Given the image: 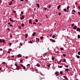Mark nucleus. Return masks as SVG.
<instances>
[{
	"mask_svg": "<svg viewBox=\"0 0 80 80\" xmlns=\"http://www.w3.org/2000/svg\"><path fill=\"white\" fill-rule=\"evenodd\" d=\"M0 43L2 42V39H0Z\"/></svg>",
	"mask_w": 80,
	"mask_h": 80,
	"instance_id": "7c9ffc66",
	"label": "nucleus"
},
{
	"mask_svg": "<svg viewBox=\"0 0 80 80\" xmlns=\"http://www.w3.org/2000/svg\"><path fill=\"white\" fill-rule=\"evenodd\" d=\"M47 53L46 52L44 54H43V56L44 57H45V56H47Z\"/></svg>",
	"mask_w": 80,
	"mask_h": 80,
	"instance_id": "4468645a",
	"label": "nucleus"
},
{
	"mask_svg": "<svg viewBox=\"0 0 80 80\" xmlns=\"http://www.w3.org/2000/svg\"><path fill=\"white\" fill-rule=\"evenodd\" d=\"M63 77L65 78V79H66V80H68V78H67V77L66 76H63Z\"/></svg>",
	"mask_w": 80,
	"mask_h": 80,
	"instance_id": "2eb2a0df",
	"label": "nucleus"
},
{
	"mask_svg": "<svg viewBox=\"0 0 80 80\" xmlns=\"http://www.w3.org/2000/svg\"><path fill=\"white\" fill-rule=\"evenodd\" d=\"M15 65L16 66V67H19V66H18V64H15Z\"/></svg>",
	"mask_w": 80,
	"mask_h": 80,
	"instance_id": "412c9836",
	"label": "nucleus"
},
{
	"mask_svg": "<svg viewBox=\"0 0 80 80\" xmlns=\"http://www.w3.org/2000/svg\"><path fill=\"white\" fill-rule=\"evenodd\" d=\"M32 22V20L31 19H29V23L32 24V22Z\"/></svg>",
	"mask_w": 80,
	"mask_h": 80,
	"instance_id": "aec40b11",
	"label": "nucleus"
},
{
	"mask_svg": "<svg viewBox=\"0 0 80 80\" xmlns=\"http://www.w3.org/2000/svg\"><path fill=\"white\" fill-rule=\"evenodd\" d=\"M10 38H12V34H11L10 35Z\"/></svg>",
	"mask_w": 80,
	"mask_h": 80,
	"instance_id": "c9c22d12",
	"label": "nucleus"
},
{
	"mask_svg": "<svg viewBox=\"0 0 80 80\" xmlns=\"http://www.w3.org/2000/svg\"><path fill=\"white\" fill-rule=\"evenodd\" d=\"M76 30L78 32H80V28H77Z\"/></svg>",
	"mask_w": 80,
	"mask_h": 80,
	"instance_id": "6e6552de",
	"label": "nucleus"
},
{
	"mask_svg": "<svg viewBox=\"0 0 80 80\" xmlns=\"http://www.w3.org/2000/svg\"><path fill=\"white\" fill-rule=\"evenodd\" d=\"M60 75H62V74H63V72H62V71H61L60 72Z\"/></svg>",
	"mask_w": 80,
	"mask_h": 80,
	"instance_id": "a878e982",
	"label": "nucleus"
},
{
	"mask_svg": "<svg viewBox=\"0 0 80 80\" xmlns=\"http://www.w3.org/2000/svg\"><path fill=\"white\" fill-rule=\"evenodd\" d=\"M52 38H55V35H53V36H52Z\"/></svg>",
	"mask_w": 80,
	"mask_h": 80,
	"instance_id": "37998d69",
	"label": "nucleus"
},
{
	"mask_svg": "<svg viewBox=\"0 0 80 80\" xmlns=\"http://www.w3.org/2000/svg\"><path fill=\"white\" fill-rule=\"evenodd\" d=\"M63 62H66V59H64L63 60Z\"/></svg>",
	"mask_w": 80,
	"mask_h": 80,
	"instance_id": "ea45409f",
	"label": "nucleus"
},
{
	"mask_svg": "<svg viewBox=\"0 0 80 80\" xmlns=\"http://www.w3.org/2000/svg\"><path fill=\"white\" fill-rule=\"evenodd\" d=\"M74 28V30H76V29H77V26H74L73 27Z\"/></svg>",
	"mask_w": 80,
	"mask_h": 80,
	"instance_id": "6ab92c4d",
	"label": "nucleus"
},
{
	"mask_svg": "<svg viewBox=\"0 0 80 80\" xmlns=\"http://www.w3.org/2000/svg\"><path fill=\"white\" fill-rule=\"evenodd\" d=\"M69 8H70V7L69 6L67 8V10H69Z\"/></svg>",
	"mask_w": 80,
	"mask_h": 80,
	"instance_id": "bb28decb",
	"label": "nucleus"
},
{
	"mask_svg": "<svg viewBox=\"0 0 80 80\" xmlns=\"http://www.w3.org/2000/svg\"><path fill=\"white\" fill-rule=\"evenodd\" d=\"M19 69H21V67H17L16 68V70H19Z\"/></svg>",
	"mask_w": 80,
	"mask_h": 80,
	"instance_id": "0eeeda50",
	"label": "nucleus"
},
{
	"mask_svg": "<svg viewBox=\"0 0 80 80\" xmlns=\"http://www.w3.org/2000/svg\"><path fill=\"white\" fill-rule=\"evenodd\" d=\"M59 53V52L58 51H57L56 52V53Z\"/></svg>",
	"mask_w": 80,
	"mask_h": 80,
	"instance_id": "bf43d9fd",
	"label": "nucleus"
},
{
	"mask_svg": "<svg viewBox=\"0 0 80 80\" xmlns=\"http://www.w3.org/2000/svg\"><path fill=\"white\" fill-rule=\"evenodd\" d=\"M60 7H61L60 5H59L58 6V10H59L60 9Z\"/></svg>",
	"mask_w": 80,
	"mask_h": 80,
	"instance_id": "dca6fc26",
	"label": "nucleus"
},
{
	"mask_svg": "<svg viewBox=\"0 0 80 80\" xmlns=\"http://www.w3.org/2000/svg\"><path fill=\"white\" fill-rule=\"evenodd\" d=\"M72 12H74V13H75L76 12V11L74 10H73L72 11Z\"/></svg>",
	"mask_w": 80,
	"mask_h": 80,
	"instance_id": "cd10ccee",
	"label": "nucleus"
},
{
	"mask_svg": "<svg viewBox=\"0 0 80 80\" xmlns=\"http://www.w3.org/2000/svg\"><path fill=\"white\" fill-rule=\"evenodd\" d=\"M17 56L19 58H21L22 57V55H21V54H19Z\"/></svg>",
	"mask_w": 80,
	"mask_h": 80,
	"instance_id": "423d86ee",
	"label": "nucleus"
},
{
	"mask_svg": "<svg viewBox=\"0 0 80 80\" xmlns=\"http://www.w3.org/2000/svg\"><path fill=\"white\" fill-rule=\"evenodd\" d=\"M64 11L65 12H67V9L66 8H64Z\"/></svg>",
	"mask_w": 80,
	"mask_h": 80,
	"instance_id": "393cba45",
	"label": "nucleus"
},
{
	"mask_svg": "<svg viewBox=\"0 0 80 80\" xmlns=\"http://www.w3.org/2000/svg\"><path fill=\"white\" fill-rule=\"evenodd\" d=\"M52 42H55V40L53 39L52 41Z\"/></svg>",
	"mask_w": 80,
	"mask_h": 80,
	"instance_id": "8fccbe9b",
	"label": "nucleus"
},
{
	"mask_svg": "<svg viewBox=\"0 0 80 80\" xmlns=\"http://www.w3.org/2000/svg\"><path fill=\"white\" fill-rule=\"evenodd\" d=\"M63 67V66H58V68H62Z\"/></svg>",
	"mask_w": 80,
	"mask_h": 80,
	"instance_id": "2f4dec72",
	"label": "nucleus"
},
{
	"mask_svg": "<svg viewBox=\"0 0 80 80\" xmlns=\"http://www.w3.org/2000/svg\"><path fill=\"white\" fill-rule=\"evenodd\" d=\"M34 11L35 12V11L36 10V8H34Z\"/></svg>",
	"mask_w": 80,
	"mask_h": 80,
	"instance_id": "6e6d98bb",
	"label": "nucleus"
},
{
	"mask_svg": "<svg viewBox=\"0 0 80 80\" xmlns=\"http://www.w3.org/2000/svg\"><path fill=\"white\" fill-rule=\"evenodd\" d=\"M71 26L72 27H73V26H74V23H73L72 24H71Z\"/></svg>",
	"mask_w": 80,
	"mask_h": 80,
	"instance_id": "4c0bfd02",
	"label": "nucleus"
},
{
	"mask_svg": "<svg viewBox=\"0 0 80 80\" xmlns=\"http://www.w3.org/2000/svg\"><path fill=\"white\" fill-rule=\"evenodd\" d=\"M24 18H25V16H22L21 17V18H20V19L21 20H23V19Z\"/></svg>",
	"mask_w": 80,
	"mask_h": 80,
	"instance_id": "1a4fd4ad",
	"label": "nucleus"
},
{
	"mask_svg": "<svg viewBox=\"0 0 80 80\" xmlns=\"http://www.w3.org/2000/svg\"><path fill=\"white\" fill-rule=\"evenodd\" d=\"M33 25H35V24H36V22H33Z\"/></svg>",
	"mask_w": 80,
	"mask_h": 80,
	"instance_id": "69168bd1",
	"label": "nucleus"
},
{
	"mask_svg": "<svg viewBox=\"0 0 80 80\" xmlns=\"http://www.w3.org/2000/svg\"><path fill=\"white\" fill-rule=\"evenodd\" d=\"M9 45H12V43H9Z\"/></svg>",
	"mask_w": 80,
	"mask_h": 80,
	"instance_id": "052dcab7",
	"label": "nucleus"
},
{
	"mask_svg": "<svg viewBox=\"0 0 80 80\" xmlns=\"http://www.w3.org/2000/svg\"><path fill=\"white\" fill-rule=\"evenodd\" d=\"M37 5L38 7V8H39L40 7V5H39L38 3L37 4Z\"/></svg>",
	"mask_w": 80,
	"mask_h": 80,
	"instance_id": "5701e85b",
	"label": "nucleus"
},
{
	"mask_svg": "<svg viewBox=\"0 0 80 80\" xmlns=\"http://www.w3.org/2000/svg\"><path fill=\"white\" fill-rule=\"evenodd\" d=\"M36 34V32H34L32 34V37H34V36H35V35Z\"/></svg>",
	"mask_w": 80,
	"mask_h": 80,
	"instance_id": "9d476101",
	"label": "nucleus"
},
{
	"mask_svg": "<svg viewBox=\"0 0 80 80\" xmlns=\"http://www.w3.org/2000/svg\"><path fill=\"white\" fill-rule=\"evenodd\" d=\"M36 66H37V67H40V64H39V63H38L36 65Z\"/></svg>",
	"mask_w": 80,
	"mask_h": 80,
	"instance_id": "f8f14e48",
	"label": "nucleus"
},
{
	"mask_svg": "<svg viewBox=\"0 0 80 80\" xmlns=\"http://www.w3.org/2000/svg\"><path fill=\"white\" fill-rule=\"evenodd\" d=\"M53 40V39H50V40H51V41H52Z\"/></svg>",
	"mask_w": 80,
	"mask_h": 80,
	"instance_id": "774afa93",
	"label": "nucleus"
},
{
	"mask_svg": "<svg viewBox=\"0 0 80 80\" xmlns=\"http://www.w3.org/2000/svg\"><path fill=\"white\" fill-rule=\"evenodd\" d=\"M36 42L37 43L38 42H40V40L39 39V38H36Z\"/></svg>",
	"mask_w": 80,
	"mask_h": 80,
	"instance_id": "7ed1b4c3",
	"label": "nucleus"
},
{
	"mask_svg": "<svg viewBox=\"0 0 80 80\" xmlns=\"http://www.w3.org/2000/svg\"><path fill=\"white\" fill-rule=\"evenodd\" d=\"M65 71H66V72H68V71H70V70L68 69V68H66L65 69Z\"/></svg>",
	"mask_w": 80,
	"mask_h": 80,
	"instance_id": "39448f33",
	"label": "nucleus"
},
{
	"mask_svg": "<svg viewBox=\"0 0 80 80\" xmlns=\"http://www.w3.org/2000/svg\"><path fill=\"white\" fill-rule=\"evenodd\" d=\"M21 26L22 27H23V26H24V24L22 23L21 24Z\"/></svg>",
	"mask_w": 80,
	"mask_h": 80,
	"instance_id": "c756f323",
	"label": "nucleus"
},
{
	"mask_svg": "<svg viewBox=\"0 0 80 80\" xmlns=\"http://www.w3.org/2000/svg\"><path fill=\"white\" fill-rule=\"evenodd\" d=\"M63 57H65L66 56H67L66 54H63Z\"/></svg>",
	"mask_w": 80,
	"mask_h": 80,
	"instance_id": "58836bf2",
	"label": "nucleus"
},
{
	"mask_svg": "<svg viewBox=\"0 0 80 80\" xmlns=\"http://www.w3.org/2000/svg\"><path fill=\"white\" fill-rule=\"evenodd\" d=\"M66 68H68V65H66Z\"/></svg>",
	"mask_w": 80,
	"mask_h": 80,
	"instance_id": "49530a36",
	"label": "nucleus"
},
{
	"mask_svg": "<svg viewBox=\"0 0 80 80\" xmlns=\"http://www.w3.org/2000/svg\"><path fill=\"white\" fill-rule=\"evenodd\" d=\"M20 44H21V46H22V45H23V44L22 43V42H20Z\"/></svg>",
	"mask_w": 80,
	"mask_h": 80,
	"instance_id": "0e129e2a",
	"label": "nucleus"
},
{
	"mask_svg": "<svg viewBox=\"0 0 80 80\" xmlns=\"http://www.w3.org/2000/svg\"><path fill=\"white\" fill-rule=\"evenodd\" d=\"M40 38L41 40H43V37L42 36H41L40 37Z\"/></svg>",
	"mask_w": 80,
	"mask_h": 80,
	"instance_id": "b1692460",
	"label": "nucleus"
},
{
	"mask_svg": "<svg viewBox=\"0 0 80 80\" xmlns=\"http://www.w3.org/2000/svg\"><path fill=\"white\" fill-rule=\"evenodd\" d=\"M61 60H62V59H61V60H60V62H59V63H60V62H60V61H61Z\"/></svg>",
	"mask_w": 80,
	"mask_h": 80,
	"instance_id": "680f3d73",
	"label": "nucleus"
},
{
	"mask_svg": "<svg viewBox=\"0 0 80 80\" xmlns=\"http://www.w3.org/2000/svg\"><path fill=\"white\" fill-rule=\"evenodd\" d=\"M30 64H28L27 65V67L28 68H29L30 67Z\"/></svg>",
	"mask_w": 80,
	"mask_h": 80,
	"instance_id": "20e7f679",
	"label": "nucleus"
},
{
	"mask_svg": "<svg viewBox=\"0 0 80 80\" xmlns=\"http://www.w3.org/2000/svg\"><path fill=\"white\" fill-rule=\"evenodd\" d=\"M29 43H33V42H32V41H29Z\"/></svg>",
	"mask_w": 80,
	"mask_h": 80,
	"instance_id": "a18cd8bd",
	"label": "nucleus"
},
{
	"mask_svg": "<svg viewBox=\"0 0 80 80\" xmlns=\"http://www.w3.org/2000/svg\"><path fill=\"white\" fill-rule=\"evenodd\" d=\"M51 65V64H48L47 67H49V68H50V65Z\"/></svg>",
	"mask_w": 80,
	"mask_h": 80,
	"instance_id": "4be33fe9",
	"label": "nucleus"
},
{
	"mask_svg": "<svg viewBox=\"0 0 80 80\" xmlns=\"http://www.w3.org/2000/svg\"><path fill=\"white\" fill-rule=\"evenodd\" d=\"M47 8H44L43 9V10H47Z\"/></svg>",
	"mask_w": 80,
	"mask_h": 80,
	"instance_id": "603ef678",
	"label": "nucleus"
},
{
	"mask_svg": "<svg viewBox=\"0 0 80 80\" xmlns=\"http://www.w3.org/2000/svg\"><path fill=\"white\" fill-rule=\"evenodd\" d=\"M2 42H3V43H5V40L3 39L2 40Z\"/></svg>",
	"mask_w": 80,
	"mask_h": 80,
	"instance_id": "72a5a7b5",
	"label": "nucleus"
},
{
	"mask_svg": "<svg viewBox=\"0 0 80 80\" xmlns=\"http://www.w3.org/2000/svg\"><path fill=\"white\" fill-rule=\"evenodd\" d=\"M58 15H61V13L59 12L58 13Z\"/></svg>",
	"mask_w": 80,
	"mask_h": 80,
	"instance_id": "09e8293b",
	"label": "nucleus"
},
{
	"mask_svg": "<svg viewBox=\"0 0 80 80\" xmlns=\"http://www.w3.org/2000/svg\"><path fill=\"white\" fill-rule=\"evenodd\" d=\"M2 63H3V65H4V64H5L6 62H2Z\"/></svg>",
	"mask_w": 80,
	"mask_h": 80,
	"instance_id": "c03bdc74",
	"label": "nucleus"
},
{
	"mask_svg": "<svg viewBox=\"0 0 80 80\" xmlns=\"http://www.w3.org/2000/svg\"><path fill=\"white\" fill-rule=\"evenodd\" d=\"M55 75H56V77H57L59 75V72L58 71H56L54 73Z\"/></svg>",
	"mask_w": 80,
	"mask_h": 80,
	"instance_id": "f03ea898",
	"label": "nucleus"
},
{
	"mask_svg": "<svg viewBox=\"0 0 80 80\" xmlns=\"http://www.w3.org/2000/svg\"><path fill=\"white\" fill-rule=\"evenodd\" d=\"M20 65L22 67H23V69H24L25 71H26V67H25V66H23V65L22 64H20Z\"/></svg>",
	"mask_w": 80,
	"mask_h": 80,
	"instance_id": "f257e3e1",
	"label": "nucleus"
},
{
	"mask_svg": "<svg viewBox=\"0 0 80 80\" xmlns=\"http://www.w3.org/2000/svg\"><path fill=\"white\" fill-rule=\"evenodd\" d=\"M78 55H80V51L78 52Z\"/></svg>",
	"mask_w": 80,
	"mask_h": 80,
	"instance_id": "de8ad7c7",
	"label": "nucleus"
},
{
	"mask_svg": "<svg viewBox=\"0 0 80 80\" xmlns=\"http://www.w3.org/2000/svg\"><path fill=\"white\" fill-rule=\"evenodd\" d=\"M13 12L14 13H16V11H13Z\"/></svg>",
	"mask_w": 80,
	"mask_h": 80,
	"instance_id": "3c124183",
	"label": "nucleus"
},
{
	"mask_svg": "<svg viewBox=\"0 0 80 80\" xmlns=\"http://www.w3.org/2000/svg\"><path fill=\"white\" fill-rule=\"evenodd\" d=\"M3 49L2 48H0V51H2Z\"/></svg>",
	"mask_w": 80,
	"mask_h": 80,
	"instance_id": "864d4df0",
	"label": "nucleus"
},
{
	"mask_svg": "<svg viewBox=\"0 0 80 80\" xmlns=\"http://www.w3.org/2000/svg\"><path fill=\"white\" fill-rule=\"evenodd\" d=\"M7 30H8L10 31V29H9V28H8L7 29Z\"/></svg>",
	"mask_w": 80,
	"mask_h": 80,
	"instance_id": "338daca9",
	"label": "nucleus"
},
{
	"mask_svg": "<svg viewBox=\"0 0 80 80\" xmlns=\"http://www.w3.org/2000/svg\"><path fill=\"white\" fill-rule=\"evenodd\" d=\"M12 3L13 2H12L11 1L10 3L9 4V5H12Z\"/></svg>",
	"mask_w": 80,
	"mask_h": 80,
	"instance_id": "a211bd4d",
	"label": "nucleus"
},
{
	"mask_svg": "<svg viewBox=\"0 0 80 80\" xmlns=\"http://www.w3.org/2000/svg\"><path fill=\"white\" fill-rule=\"evenodd\" d=\"M36 22H38V19H36L35 20Z\"/></svg>",
	"mask_w": 80,
	"mask_h": 80,
	"instance_id": "a19ab883",
	"label": "nucleus"
},
{
	"mask_svg": "<svg viewBox=\"0 0 80 80\" xmlns=\"http://www.w3.org/2000/svg\"><path fill=\"white\" fill-rule=\"evenodd\" d=\"M77 58H80V56L78 55L77 56Z\"/></svg>",
	"mask_w": 80,
	"mask_h": 80,
	"instance_id": "f704fd0d",
	"label": "nucleus"
},
{
	"mask_svg": "<svg viewBox=\"0 0 80 80\" xmlns=\"http://www.w3.org/2000/svg\"><path fill=\"white\" fill-rule=\"evenodd\" d=\"M28 37V34H25V38H27Z\"/></svg>",
	"mask_w": 80,
	"mask_h": 80,
	"instance_id": "ddd939ff",
	"label": "nucleus"
},
{
	"mask_svg": "<svg viewBox=\"0 0 80 80\" xmlns=\"http://www.w3.org/2000/svg\"><path fill=\"white\" fill-rule=\"evenodd\" d=\"M48 8H50L51 7V4H49L48 6L47 7Z\"/></svg>",
	"mask_w": 80,
	"mask_h": 80,
	"instance_id": "f3484780",
	"label": "nucleus"
},
{
	"mask_svg": "<svg viewBox=\"0 0 80 80\" xmlns=\"http://www.w3.org/2000/svg\"><path fill=\"white\" fill-rule=\"evenodd\" d=\"M61 50H64V49H63V48H60Z\"/></svg>",
	"mask_w": 80,
	"mask_h": 80,
	"instance_id": "e433bc0d",
	"label": "nucleus"
},
{
	"mask_svg": "<svg viewBox=\"0 0 80 80\" xmlns=\"http://www.w3.org/2000/svg\"><path fill=\"white\" fill-rule=\"evenodd\" d=\"M10 27H13V25H12V24H10Z\"/></svg>",
	"mask_w": 80,
	"mask_h": 80,
	"instance_id": "4d7b16f0",
	"label": "nucleus"
},
{
	"mask_svg": "<svg viewBox=\"0 0 80 80\" xmlns=\"http://www.w3.org/2000/svg\"><path fill=\"white\" fill-rule=\"evenodd\" d=\"M21 28H22V27L20 26V27H19V29H21Z\"/></svg>",
	"mask_w": 80,
	"mask_h": 80,
	"instance_id": "5fc2aeb1",
	"label": "nucleus"
},
{
	"mask_svg": "<svg viewBox=\"0 0 80 80\" xmlns=\"http://www.w3.org/2000/svg\"><path fill=\"white\" fill-rule=\"evenodd\" d=\"M12 49H9L10 52H11V51H12Z\"/></svg>",
	"mask_w": 80,
	"mask_h": 80,
	"instance_id": "e2e57ef3",
	"label": "nucleus"
},
{
	"mask_svg": "<svg viewBox=\"0 0 80 80\" xmlns=\"http://www.w3.org/2000/svg\"><path fill=\"white\" fill-rule=\"evenodd\" d=\"M52 60H54V57H52Z\"/></svg>",
	"mask_w": 80,
	"mask_h": 80,
	"instance_id": "79ce46f5",
	"label": "nucleus"
},
{
	"mask_svg": "<svg viewBox=\"0 0 80 80\" xmlns=\"http://www.w3.org/2000/svg\"><path fill=\"white\" fill-rule=\"evenodd\" d=\"M20 62L21 63H22V62H23V60L21 59L20 60Z\"/></svg>",
	"mask_w": 80,
	"mask_h": 80,
	"instance_id": "473e14b6",
	"label": "nucleus"
},
{
	"mask_svg": "<svg viewBox=\"0 0 80 80\" xmlns=\"http://www.w3.org/2000/svg\"><path fill=\"white\" fill-rule=\"evenodd\" d=\"M9 20L10 22H14V20H12V18H9Z\"/></svg>",
	"mask_w": 80,
	"mask_h": 80,
	"instance_id": "9b49d317",
	"label": "nucleus"
},
{
	"mask_svg": "<svg viewBox=\"0 0 80 80\" xmlns=\"http://www.w3.org/2000/svg\"><path fill=\"white\" fill-rule=\"evenodd\" d=\"M78 38H80V35H78Z\"/></svg>",
	"mask_w": 80,
	"mask_h": 80,
	"instance_id": "c85d7f7f",
	"label": "nucleus"
},
{
	"mask_svg": "<svg viewBox=\"0 0 80 80\" xmlns=\"http://www.w3.org/2000/svg\"><path fill=\"white\" fill-rule=\"evenodd\" d=\"M21 14H23V11H22L21 12Z\"/></svg>",
	"mask_w": 80,
	"mask_h": 80,
	"instance_id": "13d9d810",
	"label": "nucleus"
}]
</instances>
